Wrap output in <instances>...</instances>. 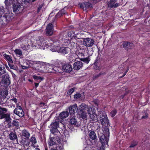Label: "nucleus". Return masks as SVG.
<instances>
[{"label": "nucleus", "instance_id": "obj_26", "mask_svg": "<svg viewBox=\"0 0 150 150\" xmlns=\"http://www.w3.org/2000/svg\"><path fill=\"white\" fill-rule=\"evenodd\" d=\"M21 140L20 141L21 144L23 145L24 146H28L29 145V142H27V140L28 139L21 136Z\"/></svg>", "mask_w": 150, "mask_h": 150}, {"label": "nucleus", "instance_id": "obj_50", "mask_svg": "<svg viewBox=\"0 0 150 150\" xmlns=\"http://www.w3.org/2000/svg\"><path fill=\"white\" fill-rule=\"evenodd\" d=\"M104 74V73H103L102 72H100L99 74L95 75L94 76V77L95 78H96L98 77H99L102 75L103 74Z\"/></svg>", "mask_w": 150, "mask_h": 150}, {"label": "nucleus", "instance_id": "obj_24", "mask_svg": "<svg viewBox=\"0 0 150 150\" xmlns=\"http://www.w3.org/2000/svg\"><path fill=\"white\" fill-rule=\"evenodd\" d=\"M99 60L98 59V57H97L93 64V68L96 70H100V64L99 63Z\"/></svg>", "mask_w": 150, "mask_h": 150}, {"label": "nucleus", "instance_id": "obj_43", "mask_svg": "<svg viewBox=\"0 0 150 150\" xmlns=\"http://www.w3.org/2000/svg\"><path fill=\"white\" fill-rule=\"evenodd\" d=\"M117 111L116 109L112 110L110 112V114L112 117H114L117 113Z\"/></svg>", "mask_w": 150, "mask_h": 150}, {"label": "nucleus", "instance_id": "obj_1", "mask_svg": "<svg viewBox=\"0 0 150 150\" xmlns=\"http://www.w3.org/2000/svg\"><path fill=\"white\" fill-rule=\"evenodd\" d=\"M88 113L89 115L91 121L92 122H96L97 121L100 122L103 125L107 124V126L108 127V126H110L109 120L108 118L106 115L105 114L100 115V116H98L96 114V110L94 107L92 106H89L87 110Z\"/></svg>", "mask_w": 150, "mask_h": 150}, {"label": "nucleus", "instance_id": "obj_36", "mask_svg": "<svg viewBox=\"0 0 150 150\" xmlns=\"http://www.w3.org/2000/svg\"><path fill=\"white\" fill-rule=\"evenodd\" d=\"M4 56L5 58V59L8 60V62H13L12 60V57L11 56H9L5 53L4 54Z\"/></svg>", "mask_w": 150, "mask_h": 150}, {"label": "nucleus", "instance_id": "obj_53", "mask_svg": "<svg viewBox=\"0 0 150 150\" xmlns=\"http://www.w3.org/2000/svg\"><path fill=\"white\" fill-rule=\"evenodd\" d=\"M12 63H10L9 62H8V63L9 66L10 67V68L12 69H13V67H14L13 65L12 64Z\"/></svg>", "mask_w": 150, "mask_h": 150}, {"label": "nucleus", "instance_id": "obj_20", "mask_svg": "<svg viewBox=\"0 0 150 150\" xmlns=\"http://www.w3.org/2000/svg\"><path fill=\"white\" fill-rule=\"evenodd\" d=\"M64 143H59L55 147H53L50 149V150H62L63 149Z\"/></svg>", "mask_w": 150, "mask_h": 150}, {"label": "nucleus", "instance_id": "obj_2", "mask_svg": "<svg viewBox=\"0 0 150 150\" xmlns=\"http://www.w3.org/2000/svg\"><path fill=\"white\" fill-rule=\"evenodd\" d=\"M79 35H81L80 33L78 31L76 30L74 31V30H69L67 32L64 33L63 35L62 40H65L64 42L65 44L64 45L66 46H69L71 44L72 47H74L77 46V44L75 42L71 43L70 40L72 39L73 38H76L78 39L80 38L78 37Z\"/></svg>", "mask_w": 150, "mask_h": 150}, {"label": "nucleus", "instance_id": "obj_42", "mask_svg": "<svg viewBox=\"0 0 150 150\" xmlns=\"http://www.w3.org/2000/svg\"><path fill=\"white\" fill-rule=\"evenodd\" d=\"M8 94V91L7 90L3 91L1 92V95L3 98H6Z\"/></svg>", "mask_w": 150, "mask_h": 150}, {"label": "nucleus", "instance_id": "obj_7", "mask_svg": "<svg viewBox=\"0 0 150 150\" xmlns=\"http://www.w3.org/2000/svg\"><path fill=\"white\" fill-rule=\"evenodd\" d=\"M13 112L20 117H23L24 115V112L21 106L17 105L16 108L13 111Z\"/></svg>", "mask_w": 150, "mask_h": 150}, {"label": "nucleus", "instance_id": "obj_19", "mask_svg": "<svg viewBox=\"0 0 150 150\" xmlns=\"http://www.w3.org/2000/svg\"><path fill=\"white\" fill-rule=\"evenodd\" d=\"M49 69H50L49 70L48 69L49 72H55L59 73L61 72V70L59 68V69H58L57 67L53 65H50L49 66Z\"/></svg>", "mask_w": 150, "mask_h": 150}, {"label": "nucleus", "instance_id": "obj_60", "mask_svg": "<svg viewBox=\"0 0 150 150\" xmlns=\"http://www.w3.org/2000/svg\"><path fill=\"white\" fill-rule=\"evenodd\" d=\"M48 150L47 147V146H45V150Z\"/></svg>", "mask_w": 150, "mask_h": 150}, {"label": "nucleus", "instance_id": "obj_38", "mask_svg": "<svg viewBox=\"0 0 150 150\" xmlns=\"http://www.w3.org/2000/svg\"><path fill=\"white\" fill-rule=\"evenodd\" d=\"M6 69L4 66L0 65V75H1L5 73Z\"/></svg>", "mask_w": 150, "mask_h": 150}, {"label": "nucleus", "instance_id": "obj_22", "mask_svg": "<svg viewBox=\"0 0 150 150\" xmlns=\"http://www.w3.org/2000/svg\"><path fill=\"white\" fill-rule=\"evenodd\" d=\"M9 128H11L12 127L14 126L18 127L19 125L18 122L17 121L14 120L12 122H10L7 124Z\"/></svg>", "mask_w": 150, "mask_h": 150}, {"label": "nucleus", "instance_id": "obj_5", "mask_svg": "<svg viewBox=\"0 0 150 150\" xmlns=\"http://www.w3.org/2000/svg\"><path fill=\"white\" fill-rule=\"evenodd\" d=\"M11 83L10 77L7 74L2 76V79L0 81V88H6Z\"/></svg>", "mask_w": 150, "mask_h": 150}, {"label": "nucleus", "instance_id": "obj_59", "mask_svg": "<svg viewBox=\"0 0 150 150\" xmlns=\"http://www.w3.org/2000/svg\"><path fill=\"white\" fill-rule=\"evenodd\" d=\"M125 96V94H124V95H121L120 96V98H122V99H123Z\"/></svg>", "mask_w": 150, "mask_h": 150}, {"label": "nucleus", "instance_id": "obj_13", "mask_svg": "<svg viewBox=\"0 0 150 150\" xmlns=\"http://www.w3.org/2000/svg\"><path fill=\"white\" fill-rule=\"evenodd\" d=\"M53 25L51 23H49L46 29V35L48 36H50L53 34Z\"/></svg>", "mask_w": 150, "mask_h": 150}, {"label": "nucleus", "instance_id": "obj_55", "mask_svg": "<svg viewBox=\"0 0 150 150\" xmlns=\"http://www.w3.org/2000/svg\"><path fill=\"white\" fill-rule=\"evenodd\" d=\"M129 68L128 67L127 69V70H126V71L124 72V73L123 74V75L121 76V77H123L126 74V73H127V72H128V71L129 70Z\"/></svg>", "mask_w": 150, "mask_h": 150}, {"label": "nucleus", "instance_id": "obj_47", "mask_svg": "<svg viewBox=\"0 0 150 150\" xmlns=\"http://www.w3.org/2000/svg\"><path fill=\"white\" fill-rule=\"evenodd\" d=\"M144 112L145 113L144 115L142 116V119H147L148 117L149 114L146 112Z\"/></svg>", "mask_w": 150, "mask_h": 150}, {"label": "nucleus", "instance_id": "obj_58", "mask_svg": "<svg viewBox=\"0 0 150 150\" xmlns=\"http://www.w3.org/2000/svg\"><path fill=\"white\" fill-rule=\"evenodd\" d=\"M28 67L25 66H22V69H27L28 68Z\"/></svg>", "mask_w": 150, "mask_h": 150}, {"label": "nucleus", "instance_id": "obj_32", "mask_svg": "<svg viewBox=\"0 0 150 150\" xmlns=\"http://www.w3.org/2000/svg\"><path fill=\"white\" fill-rule=\"evenodd\" d=\"M44 41V38L42 37L39 36L36 40L37 43L39 45H40L44 44L45 42Z\"/></svg>", "mask_w": 150, "mask_h": 150}, {"label": "nucleus", "instance_id": "obj_3", "mask_svg": "<svg viewBox=\"0 0 150 150\" xmlns=\"http://www.w3.org/2000/svg\"><path fill=\"white\" fill-rule=\"evenodd\" d=\"M105 134L102 129H99L98 131V137L101 143L100 147V150H105L106 145H108L109 138L110 136V132L109 128L105 127L104 128Z\"/></svg>", "mask_w": 150, "mask_h": 150}, {"label": "nucleus", "instance_id": "obj_28", "mask_svg": "<svg viewBox=\"0 0 150 150\" xmlns=\"http://www.w3.org/2000/svg\"><path fill=\"white\" fill-rule=\"evenodd\" d=\"M78 113L79 117L83 119H87V113L86 111H78Z\"/></svg>", "mask_w": 150, "mask_h": 150}, {"label": "nucleus", "instance_id": "obj_9", "mask_svg": "<svg viewBox=\"0 0 150 150\" xmlns=\"http://www.w3.org/2000/svg\"><path fill=\"white\" fill-rule=\"evenodd\" d=\"M13 11L17 14L21 13L23 10V8L21 7V4L20 3H17L13 5Z\"/></svg>", "mask_w": 150, "mask_h": 150}, {"label": "nucleus", "instance_id": "obj_6", "mask_svg": "<svg viewBox=\"0 0 150 150\" xmlns=\"http://www.w3.org/2000/svg\"><path fill=\"white\" fill-rule=\"evenodd\" d=\"M49 127L51 133L56 134V133L59 132L57 128L59 127V123L56 121L52 122Z\"/></svg>", "mask_w": 150, "mask_h": 150}, {"label": "nucleus", "instance_id": "obj_44", "mask_svg": "<svg viewBox=\"0 0 150 150\" xmlns=\"http://www.w3.org/2000/svg\"><path fill=\"white\" fill-rule=\"evenodd\" d=\"M75 88H72L69 89L67 91V94L68 95H71L74 91Z\"/></svg>", "mask_w": 150, "mask_h": 150}, {"label": "nucleus", "instance_id": "obj_37", "mask_svg": "<svg viewBox=\"0 0 150 150\" xmlns=\"http://www.w3.org/2000/svg\"><path fill=\"white\" fill-rule=\"evenodd\" d=\"M7 111V109L6 108L0 106V116L2 115L5 114Z\"/></svg>", "mask_w": 150, "mask_h": 150}, {"label": "nucleus", "instance_id": "obj_54", "mask_svg": "<svg viewBox=\"0 0 150 150\" xmlns=\"http://www.w3.org/2000/svg\"><path fill=\"white\" fill-rule=\"evenodd\" d=\"M46 104L44 103L41 102L40 103V106L41 107H43Z\"/></svg>", "mask_w": 150, "mask_h": 150}, {"label": "nucleus", "instance_id": "obj_12", "mask_svg": "<svg viewBox=\"0 0 150 150\" xmlns=\"http://www.w3.org/2000/svg\"><path fill=\"white\" fill-rule=\"evenodd\" d=\"M69 113L70 116L74 115L75 113V111H77L78 110L77 105L75 104L72 105H71L68 108Z\"/></svg>", "mask_w": 150, "mask_h": 150}, {"label": "nucleus", "instance_id": "obj_21", "mask_svg": "<svg viewBox=\"0 0 150 150\" xmlns=\"http://www.w3.org/2000/svg\"><path fill=\"white\" fill-rule=\"evenodd\" d=\"M30 135V133L27 130L24 129L22 131L21 136L29 139Z\"/></svg>", "mask_w": 150, "mask_h": 150}, {"label": "nucleus", "instance_id": "obj_8", "mask_svg": "<svg viewBox=\"0 0 150 150\" xmlns=\"http://www.w3.org/2000/svg\"><path fill=\"white\" fill-rule=\"evenodd\" d=\"M56 140L58 144L63 142L61 141L59 137L58 136H57L56 137H50L48 142V145L50 146L54 145L56 144Z\"/></svg>", "mask_w": 150, "mask_h": 150}, {"label": "nucleus", "instance_id": "obj_33", "mask_svg": "<svg viewBox=\"0 0 150 150\" xmlns=\"http://www.w3.org/2000/svg\"><path fill=\"white\" fill-rule=\"evenodd\" d=\"M13 13H9L7 15H5V17H4V16H3V18H4L5 20H8V21H10L12 20V19L13 18Z\"/></svg>", "mask_w": 150, "mask_h": 150}, {"label": "nucleus", "instance_id": "obj_61", "mask_svg": "<svg viewBox=\"0 0 150 150\" xmlns=\"http://www.w3.org/2000/svg\"><path fill=\"white\" fill-rule=\"evenodd\" d=\"M1 19L2 18V16H0V22H1V20L2 21H3L1 19Z\"/></svg>", "mask_w": 150, "mask_h": 150}, {"label": "nucleus", "instance_id": "obj_16", "mask_svg": "<svg viewBox=\"0 0 150 150\" xmlns=\"http://www.w3.org/2000/svg\"><path fill=\"white\" fill-rule=\"evenodd\" d=\"M83 66V64L81 61H77L73 64V68L74 70H79Z\"/></svg>", "mask_w": 150, "mask_h": 150}, {"label": "nucleus", "instance_id": "obj_18", "mask_svg": "<svg viewBox=\"0 0 150 150\" xmlns=\"http://www.w3.org/2000/svg\"><path fill=\"white\" fill-rule=\"evenodd\" d=\"M5 119V121L7 122L8 124L10 122H11L12 119L10 117V115L9 114L6 113L0 116V119Z\"/></svg>", "mask_w": 150, "mask_h": 150}, {"label": "nucleus", "instance_id": "obj_41", "mask_svg": "<svg viewBox=\"0 0 150 150\" xmlns=\"http://www.w3.org/2000/svg\"><path fill=\"white\" fill-rule=\"evenodd\" d=\"M14 52L17 55L21 56L22 54V52L19 49H16L14 50Z\"/></svg>", "mask_w": 150, "mask_h": 150}, {"label": "nucleus", "instance_id": "obj_14", "mask_svg": "<svg viewBox=\"0 0 150 150\" xmlns=\"http://www.w3.org/2000/svg\"><path fill=\"white\" fill-rule=\"evenodd\" d=\"M62 69L64 72L70 73L72 70V65L68 63L64 64L62 66Z\"/></svg>", "mask_w": 150, "mask_h": 150}, {"label": "nucleus", "instance_id": "obj_4", "mask_svg": "<svg viewBox=\"0 0 150 150\" xmlns=\"http://www.w3.org/2000/svg\"><path fill=\"white\" fill-rule=\"evenodd\" d=\"M55 42H54L52 45H51V47H53L52 50L54 51H57L58 52L61 53L63 55L68 54L71 50L70 49L69 47H60L58 46L54 47L55 45Z\"/></svg>", "mask_w": 150, "mask_h": 150}, {"label": "nucleus", "instance_id": "obj_57", "mask_svg": "<svg viewBox=\"0 0 150 150\" xmlns=\"http://www.w3.org/2000/svg\"><path fill=\"white\" fill-rule=\"evenodd\" d=\"M5 3V4H6V5H8V6H9V4L8 3V0H6L5 1V2H4Z\"/></svg>", "mask_w": 150, "mask_h": 150}, {"label": "nucleus", "instance_id": "obj_49", "mask_svg": "<svg viewBox=\"0 0 150 150\" xmlns=\"http://www.w3.org/2000/svg\"><path fill=\"white\" fill-rule=\"evenodd\" d=\"M10 100H12L15 103H16V105H17V100L16 98L13 97L10 99Z\"/></svg>", "mask_w": 150, "mask_h": 150}, {"label": "nucleus", "instance_id": "obj_10", "mask_svg": "<svg viewBox=\"0 0 150 150\" xmlns=\"http://www.w3.org/2000/svg\"><path fill=\"white\" fill-rule=\"evenodd\" d=\"M122 46L123 48L127 51L133 49L134 46L133 43L127 41L123 42L122 44Z\"/></svg>", "mask_w": 150, "mask_h": 150}, {"label": "nucleus", "instance_id": "obj_40", "mask_svg": "<svg viewBox=\"0 0 150 150\" xmlns=\"http://www.w3.org/2000/svg\"><path fill=\"white\" fill-rule=\"evenodd\" d=\"M33 78L35 80H40V81H43L44 79V78L43 77H41L40 76H37L34 75L33 76Z\"/></svg>", "mask_w": 150, "mask_h": 150}, {"label": "nucleus", "instance_id": "obj_29", "mask_svg": "<svg viewBox=\"0 0 150 150\" xmlns=\"http://www.w3.org/2000/svg\"><path fill=\"white\" fill-rule=\"evenodd\" d=\"M66 11L64 9H62L59 11L55 16V18H58L62 16L65 14Z\"/></svg>", "mask_w": 150, "mask_h": 150}, {"label": "nucleus", "instance_id": "obj_25", "mask_svg": "<svg viewBox=\"0 0 150 150\" xmlns=\"http://www.w3.org/2000/svg\"><path fill=\"white\" fill-rule=\"evenodd\" d=\"M78 56L75 54L73 55H70L68 57V59L69 62L72 63L74 62L77 58Z\"/></svg>", "mask_w": 150, "mask_h": 150}, {"label": "nucleus", "instance_id": "obj_31", "mask_svg": "<svg viewBox=\"0 0 150 150\" xmlns=\"http://www.w3.org/2000/svg\"><path fill=\"white\" fill-rule=\"evenodd\" d=\"M8 136L10 139L11 140H13L17 139V135L15 132H11Z\"/></svg>", "mask_w": 150, "mask_h": 150}, {"label": "nucleus", "instance_id": "obj_17", "mask_svg": "<svg viewBox=\"0 0 150 150\" xmlns=\"http://www.w3.org/2000/svg\"><path fill=\"white\" fill-rule=\"evenodd\" d=\"M117 0H110L108 3V7L110 8H116L119 6L118 3H116Z\"/></svg>", "mask_w": 150, "mask_h": 150}, {"label": "nucleus", "instance_id": "obj_35", "mask_svg": "<svg viewBox=\"0 0 150 150\" xmlns=\"http://www.w3.org/2000/svg\"><path fill=\"white\" fill-rule=\"evenodd\" d=\"M138 144V141L137 140H134L132 141L131 144L129 146L130 148H134Z\"/></svg>", "mask_w": 150, "mask_h": 150}, {"label": "nucleus", "instance_id": "obj_51", "mask_svg": "<svg viewBox=\"0 0 150 150\" xmlns=\"http://www.w3.org/2000/svg\"><path fill=\"white\" fill-rule=\"evenodd\" d=\"M86 6V2L81 3L80 6V8H83L84 10L85 9Z\"/></svg>", "mask_w": 150, "mask_h": 150}, {"label": "nucleus", "instance_id": "obj_48", "mask_svg": "<svg viewBox=\"0 0 150 150\" xmlns=\"http://www.w3.org/2000/svg\"><path fill=\"white\" fill-rule=\"evenodd\" d=\"M43 5H44L43 3H42V4H41L40 5L38 6V9H37V12H40V11L41 9L42 8V7L43 6Z\"/></svg>", "mask_w": 150, "mask_h": 150}, {"label": "nucleus", "instance_id": "obj_23", "mask_svg": "<svg viewBox=\"0 0 150 150\" xmlns=\"http://www.w3.org/2000/svg\"><path fill=\"white\" fill-rule=\"evenodd\" d=\"M69 123L71 125L76 126L77 124V121L75 116H73L70 117L69 119Z\"/></svg>", "mask_w": 150, "mask_h": 150}, {"label": "nucleus", "instance_id": "obj_56", "mask_svg": "<svg viewBox=\"0 0 150 150\" xmlns=\"http://www.w3.org/2000/svg\"><path fill=\"white\" fill-rule=\"evenodd\" d=\"M40 82V81L38 83H34L35 86L36 88L38 86L39 84V83Z\"/></svg>", "mask_w": 150, "mask_h": 150}, {"label": "nucleus", "instance_id": "obj_39", "mask_svg": "<svg viewBox=\"0 0 150 150\" xmlns=\"http://www.w3.org/2000/svg\"><path fill=\"white\" fill-rule=\"evenodd\" d=\"M30 142L33 145L37 143V140L34 136L33 135L30 139Z\"/></svg>", "mask_w": 150, "mask_h": 150}, {"label": "nucleus", "instance_id": "obj_63", "mask_svg": "<svg viewBox=\"0 0 150 150\" xmlns=\"http://www.w3.org/2000/svg\"><path fill=\"white\" fill-rule=\"evenodd\" d=\"M36 0H32V2H34V1H35Z\"/></svg>", "mask_w": 150, "mask_h": 150}, {"label": "nucleus", "instance_id": "obj_45", "mask_svg": "<svg viewBox=\"0 0 150 150\" xmlns=\"http://www.w3.org/2000/svg\"><path fill=\"white\" fill-rule=\"evenodd\" d=\"M86 6L85 7V10H86L87 8H91L92 7V4L88 2H86Z\"/></svg>", "mask_w": 150, "mask_h": 150}, {"label": "nucleus", "instance_id": "obj_27", "mask_svg": "<svg viewBox=\"0 0 150 150\" xmlns=\"http://www.w3.org/2000/svg\"><path fill=\"white\" fill-rule=\"evenodd\" d=\"M88 105L85 103H81L79 107V111H86V109L88 108Z\"/></svg>", "mask_w": 150, "mask_h": 150}, {"label": "nucleus", "instance_id": "obj_46", "mask_svg": "<svg viewBox=\"0 0 150 150\" xmlns=\"http://www.w3.org/2000/svg\"><path fill=\"white\" fill-rule=\"evenodd\" d=\"M81 96V95L80 93H76L74 96V98L76 99L80 98Z\"/></svg>", "mask_w": 150, "mask_h": 150}, {"label": "nucleus", "instance_id": "obj_30", "mask_svg": "<svg viewBox=\"0 0 150 150\" xmlns=\"http://www.w3.org/2000/svg\"><path fill=\"white\" fill-rule=\"evenodd\" d=\"M89 137L92 140L96 139L97 136L96 133L94 131H91L89 134Z\"/></svg>", "mask_w": 150, "mask_h": 150}, {"label": "nucleus", "instance_id": "obj_62", "mask_svg": "<svg viewBox=\"0 0 150 150\" xmlns=\"http://www.w3.org/2000/svg\"><path fill=\"white\" fill-rule=\"evenodd\" d=\"M35 150H40V149L38 148H35Z\"/></svg>", "mask_w": 150, "mask_h": 150}, {"label": "nucleus", "instance_id": "obj_15", "mask_svg": "<svg viewBox=\"0 0 150 150\" xmlns=\"http://www.w3.org/2000/svg\"><path fill=\"white\" fill-rule=\"evenodd\" d=\"M69 112L68 111H63L61 112L58 117V120L62 122V120L64 118L67 117L69 115Z\"/></svg>", "mask_w": 150, "mask_h": 150}, {"label": "nucleus", "instance_id": "obj_11", "mask_svg": "<svg viewBox=\"0 0 150 150\" xmlns=\"http://www.w3.org/2000/svg\"><path fill=\"white\" fill-rule=\"evenodd\" d=\"M94 44V41L91 38H87L83 39V44L87 47H92Z\"/></svg>", "mask_w": 150, "mask_h": 150}, {"label": "nucleus", "instance_id": "obj_52", "mask_svg": "<svg viewBox=\"0 0 150 150\" xmlns=\"http://www.w3.org/2000/svg\"><path fill=\"white\" fill-rule=\"evenodd\" d=\"M148 139V136L147 135H146L144 138L142 140L144 142L146 141Z\"/></svg>", "mask_w": 150, "mask_h": 150}, {"label": "nucleus", "instance_id": "obj_34", "mask_svg": "<svg viewBox=\"0 0 150 150\" xmlns=\"http://www.w3.org/2000/svg\"><path fill=\"white\" fill-rule=\"evenodd\" d=\"M80 61L84 62V63L86 64H88L91 60L90 57V56H88V57L85 58H81L80 59Z\"/></svg>", "mask_w": 150, "mask_h": 150}, {"label": "nucleus", "instance_id": "obj_64", "mask_svg": "<svg viewBox=\"0 0 150 150\" xmlns=\"http://www.w3.org/2000/svg\"><path fill=\"white\" fill-rule=\"evenodd\" d=\"M28 81H29L30 82H31V80L30 79H29L28 80Z\"/></svg>", "mask_w": 150, "mask_h": 150}]
</instances>
